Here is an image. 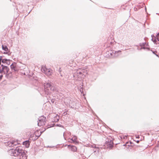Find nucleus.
I'll return each mask as SVG.
<instances>
[{"instance_id": "aec40b11", "label": "nucleus", "mask_w": 159, "mask_h": 159, "mask_svg": "<svg viewBox=\"0 0 159 159\" xmlns=\"http://www.w3.org/2000/svg\"><path fill=\"white\" fill-rule=\"evenodd\" d=\"M123 146H125V145H124Z\"/></svg>"}, {"instance_id": "39448f33", "label": "nucleus", "mask_w": 159, "mask_h": 159, "mask_svg": "<svg viewBox=\"0 0 159 159\" xmlns=\"http://www.w3.org/2000/svg\"><path fill=\"white\" fill-rule=\"evenodd\" d=\"M8 145L11 147H14L15 146H16L18 144L17 141L15 140H12L11 141L7 142Z\"/></svg>"}, {"instance_id": "0eeeda50", "label": "nucleus", "mask_w": 159, "mask_h": 159, "mask_svg": "<svg viewBox=\"0 0 159 159\" xmlns=\"http://www.w3.org/2000/svg\"><path fill=\"white\" fill-rule=\"evenodd\" d=\"M42 134V132L39 130H37L35 131L34 135L35 138H34V140L36 139L39 137Z\"/></svg>"}, {"instance_id": "423d86ee", "label": "nucleus", "mask_w": 159, "mask_h": 159, "mask_svg": "<svg viewBox=\"0 0 159 159\" xmlns=\"http://www.w3.org/2000/svg\"><path fill=\"white\" fill-rule=\"evenodd\" d=\"M11 68L12 70L16 71H18L19 70V68L17 65L16 63L15 62L13 63L11 65Z\"/></svg>"}, {"instance_id": "20e7f679", "label": "nucleus", "mask_w": 159, "mask_h": 159, "mask_svg": "<svg viewBox=\"0 0 159 159\" xmlns=\"http://www.w3.org/2000/svg\"><path fill=\"white\" fill-rule=\"evenodd\" d=\"M46 122V118L43 116H41L39 117L38 125L39 126H43L45 125Z\"/></svg>"}, {"instance_id": "6ab92c4d", "label": "nucleus", "mask_w": 159, "mask_h": 159, "mask_svg": "<svg viewBox=\"0 0 159 159\" xmlns=\"http://www.w3.org/2000/svg\"><path fill=\"white\" fill-rule=\"evenodd\" d=\"M159 131V130H157L156 131Z\"/></svg>"}, {"instance_id": "7ed1b4c3", "label": "nucleus", "mask_w": 159, "mask_h": 159, "mask_svg": "<svg viewBox=\"0 0 159 159\" xmlns=\"http://www.w3.org/2000/svg\"><path fill=\"white\" fill-rule=\"evenodd\" d=\"M42 72L48 76H51L52 73V70L50 69H47L45 66H43L41 68Z\"/></svg>"}, {"instance_id": "dca6fc26", "label": "nucleus", "mask_w": 159, "mask_h": 159, "mask_svg": "<svg viewBox=\"0 0 159 159\" xmlns=\"http://www.w3.org/2000/svg\"><path fill=\"white\" fill-rule=\"evenodd\" d=\"M85 70H82L81 72H79L78 73L79 74H83V73H84V71Z\"/></svg>"}, {"instance_id": "ddd939ff", "label": "nucleus", "mask_w": 159, "mask_h": 159, "mask_svg": "<svg viewBox=\"0 0 159 159\" xmlns=\"http://www.w3.org/2000/svg\"><path fill=\"white\" fill-rule=\"evenodd\" d=\"M2 49L5 51L7 52L8 50V48L6 46L2 45ZM6 53H7V52H6Z\"/></svg>"}, {"instance_id": "f257e3e1", "label": "nucleus", "mask_w": 159, "mask_h": 159, "mask_svg": "<svg viewBox=\"0 0 159 159\" xmlns=\"http://www.w3.org/2000/svg\"><path fill=\"white\" fill-rule=\"evenodd\" d=\"M9 152L11 156L15 157L19 156L23 157L25 155L24 150L21 147H17L15 149H11L9 150Z\"/></svg>"}, {"instance_id": "a211bd4d", "label": "nucleus", "mask_w": 159, "mask_h": 159, "mask_svg": "<svg viewBox=\"0 0 159 159\" xmlns=\"http://www.w3.org/2000/svg\"><path fill=\"white\" fill-rule=\"evenodd\" d=\"M121 52V51H117V52H117V53H118V52Z\"/></svg>"}, {"instance_id": "f03ea898", "label": "nucleus", "mask_w": 159, "mask_h": 159, "mask_svg": "<svg viewBox=\"0 0 159 159\" xmlns=\"http://www.w3.org/2000/svg\"><path fill=\"white\" fill-rule=\"evenodd\" d=\"M9 68L6 66L2 67V68L0 70V72L2 74H5L7 78H11L12 77V73L9 72Z\"/></svg>"}, {"instance_id": "f3484780", "label": "nucleus", "mask_w": 159, "mask_h": 159, "mask_svg": "<svg viewBox=\"0 0 159 159\" xmlns=\"http://www.w3.org/2000/svg\"><path fill=\"white\" fill-rule=\"evenodd\" d=\"M127 136H125V137H124V139H126L127 138Z\"/></svg>"}, {"instance_id": "f8f14e48", "label": "nucleus", "mask_w": 159, "mask_h": 159, "mask_svg": "<svg viewBox=\"0 0 159 159\" xmlns=\"http://www.w3.org/2000/svg\"><path fill=\"white\" fill-rule=\"evenodd\" d=\"M70 140H72L73 143H77V138L75 136H73Z\"/></svg>"}, {"instance_id": "6e6552de", "label": "nucleus", "mask_w": 159, "mask_h": 159, "mask_svg": "<svg viewBox=\"0 0 159 159\" xmlns=\"http://www.w3.org/2000/svg\"><path fill=\"white\" fill-rule=\"evenodd\" d=\"M51 85L50 83H45L44 84V87L45 90L46 91H48L49 90V88H50Z\"/></svg>"}, {"instance_id": "2eb2a0df", "label": "nucleus", "mask_w": 159, "mask_h": 159, "mask_svg": "<svg viewBox=\"0 0 159 159\" xmlns=\"http://www.w3.org/2000/svg\"><path fill=\"white\" fill-rule=\"evenodd\" d=\"M30 137L33 138V139L34 140V138H35V135H34V133L33 134V135H30Z\"/></svg>"}, {"instance_id": "9d476101", "label": "nucleus", "mask_w": 159, "mask_h": 159, "mask_svg": "<svg viewBox=\"0 0 159 159\" xmlns=\"http://www.w3.org/2000/svg\"><path fill=\"white\" fill-rule=\"evenodd\" d=\"M30 142L29 141H26L23 142V144L27 148L29 147Z\"/></svg>"}, {"instance_id": "4468645a", "label": "nucleus", "mask_w": 159, "mask_h": 159, "mask_svg": "<svg viewBox=\"0 0 159 159\" xmlns=\"http://www.w3.org/2000/svg\"><path fill=\"white\" fill-rule=\"evenodd\" d=\"M156 38L159 41V32L157 34L156 37Z\"/></svg>"}, {"instance_id": "9b49d317", "label": "nucleus", "mask_w": 159, "mask_h": 159, "mask_svg": "<svg viewBox=\"0 0 159 159\" xmlns=\"http://www.w3.org/2000/svg\"><path fill=\"white\" fill-rule=\"evenodd\" d=\"M10 60L4 59L2 60V62L3 63H6L7 64L9 65L10 64Z\"/></svg>"}, {"instance_id": "1a4fd4ad", "label": "nucleus", "mask_w": 159, "mask_h": 159, "mask_svg": "<svg viewBox=\"0 0 159 159\" xmlns=\"http://www.w3.org/2000/svg\"><path fill=\"white\" fill-rule=\"evenodd\" d=\"M68 147L69 148L71 149L73 152H76L77 151V148L75 146L68 145Z\"/></svg>"}]
</instances>
